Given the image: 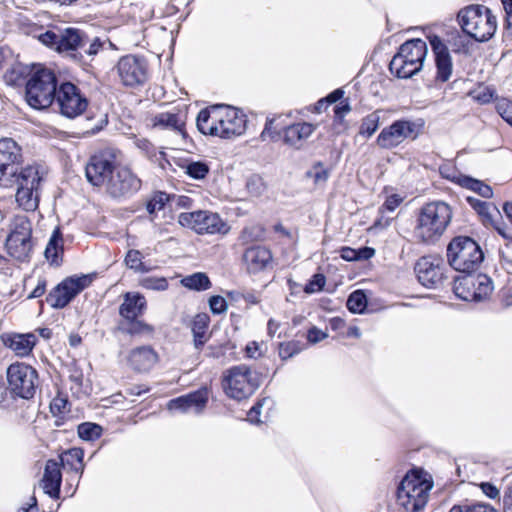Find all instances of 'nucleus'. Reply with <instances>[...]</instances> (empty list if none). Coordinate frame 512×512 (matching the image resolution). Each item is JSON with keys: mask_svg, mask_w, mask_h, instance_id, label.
I'll use <instances>...</instances> for the list:
<instances>
[{"mask_svg": "<svg viewBox=\"0 0 512 512\" xmlns=\"http://www.w3.org/2000/svg\"><path fill=\"white\" fill-rule=\"evenodd\" d=\"M116 168L114 156L109 152H102L90 158L85 173L93 186L105 188Z\"/></svg>", "mask_w": 512, "mask_h": 512, "instance_id": "nucleus-20", "label": "nucleus"}, {"mask_svg": "<svg viewBox=\"0 0 512 512\" xmlns=\"http://www.w3.org/2000/svg\"><path fill=\"white\" fill-rule=\"evenodd\" d=\"M180 283L185 288L194 291H205L211 287L209 277L203 272L187 275L181 279Z\"/></svg>", "mask_w": 512, "mask_h": 512, "instance_id": "nucleus-36", "label": "nucleus"}, {"mask_svg": "<svg viewBox=\"0 0 512 512\" xmlns=\"http://www.w3.org/2000/svg\"><path fill=\"white\" fill-rule=\"evenodd\" d=\"M112 45L107 38L91 36L81 29L69 27L60 31L57 52L86 69L90 66L87 58L93 59L100 51Z\"/></svg>", "mask_w": 512, "mask_h": 512, "instance_id": "nucleus-2", "label": "nucleus"}, {"mask_svg": "<svg viewBox=\"0 0 512 512\" xmlns=\"http://www.w3.org/2000/svg\"><path fill=\"white\" fill-rule=\"evenodd\" d=\"M42 177L36 166H26L21 169L15 182L17 186L16 202L25 211H34L39 204V186Z\"/></svg>", "mask_w": 512, "mask_h": 512, "instance_id": "nucleus-12", "label": "nucleus"}, {"mask_svg": "<svg viewBox=\"0 0 512 512\" xmlns=\"http://www.w3.org/2000/svg\"><path fill=\"white\" fill-rule=\"evenodd\" d=\"M424 121L399 120L394 122L386 132V147L397 145L405 139H415L423 130Z\"/></svg>", "mask_w": 512, "mask_h": 512, "instance_id": "nucleus-23", "label": "nucleus"}, {"mask_svg": "<svg viewBox=\"0 0 512 512\" xmlns=\"http://www.w3.org/2000/svg\"><path fill=\"white\" fill-rule=\"evenodd\" d=\"M374 253V249L370 247H363L358 250L350 247H343L340 250V256L345 261L368 260L374 255Z\"/></svg>", "mask_w": 512, "mask_h": 512, "instance_id": "nucleus-38", "label": "nucleus"}, {"mask_svg": "<svg viewBox=\"0 0 512 512\" xmlns=\"http://www.w3.org/2000/svg\"><path fill=\"white\" fill-rule=\"evenodd\" d=\"M379 120L380 116L378 112L368 115L361 125V133L367 137L372 136L378 127Z\"/></svg>", "mask_w": 512, "mask_h": 512, "instance_id": "nucleus-49", "label": "nucleus"}, {"mask_svg": "<svg viewBox=\"0 0 512 512\" xmlns=\"http://www.w3.org/2000/svg\"><path fill=\"white\" fill-rule=\"evenodd\" d=\"M197 128L204 135L230 139L245 132L246 116L236 108L215 105L199 112Z\"/></svg>", "mask_w": 512, "mask_h": 512, "instance_id": "nucleus-1", "label": "nucleus"}, {"mask_svg": "<svg viewBox=\"0 0 512 512\" xmlns=\"http://www.w3.org/2000/svg\"><path fill=\"white\" fill-rule=\"evenodd\" d=\"M493 290V282L485 274L466 275L458 278L454 284L455 295L470 302H481L488 299Z\"/></svg>", "mask_w": 512, "mask_h": 512, "instance_id": "nucleus-14", "label": "nucleus"}, {"mask_svg": "<svg viewBox=\"0 0 512 512\" xmlns=\"http://www.w3.org/2000/svg\"><path fill=\"white\" fill-rule=\"evenodd\" d=\"M84 451L81 448H71L65 451L60 456V466H67L71 470L80 473L82 475L84 471V463H83Z\"/></svg>", "mask_w": 512, "mask_h": 512, "instance_id": "nucleus-34", "label": "nucleus"}, {"mask_svg": "<svg viewBox=\"0 0 512 512\" xmlns=\"http://www.w3.org/2000/svg\"><path fill=\"white\" fill-rule=\"evenodd\" d=\"M480 488L482 492L491 499H495L499 496L498 488L489 482H482Z\"/></svg>", "mask_w": 512, "mask_h": 512, "instance_id": "nucleus-60", "label": "nucleus"}, {"mask_svg": "<svg viewBox=\"0 0 512 512\" xmlns=\"http://www.w3.org/2000/svg\"><path fill=\"white\" fill-rule=\"evenodd\" d=\"M126 332L131 336H152L154 328L150 324L136 319L128 320Z\"/></svg>", "mask_w": 512, "mask_h": 512, "instance_id": "nucleus-41", "label": "nucleus"}, {"mask_svg": "<svg viewBox=\"0 0 512 512\" xmlns=\"http://www.w3.org/2000/svg\"><path fill=\"white\" fill-rule=\"evenodd\" d=\"M39 3L47 4L54 7H69L75 4L78 0H36Z\"/></svg>", "mask_w": 512, "mask_h": 512, "instance_id": "nucleus-61", "label": "nucleus"}, {"mask_svg": "<svg viewBox=\"0 0 512 512\" xmlns=\"http://www.w3.org/2000/svg\"><path fill=\"white\" fill-rule=\"evenodd\" d=\"M503 512H512V488H509L504 494Z\"/></svg>", "mask_w": 512, "mask_h": 512, "instance_id": "nucleus-63", "label": "nucleus"}, {"mask_svg": "<svg viewBox=\"0 0 512 512\" xmlns=\"http://www.w3.org/2000/svg\"><path fill=\"white\" fill-rule=\"evenodd\" d=\"M31 223L24 215L15 216L6 239L9 254L16 259H24L31 250Z\"/></svg>", "mask_w": 512, "mask_h": 512, "instance_id": "nucleus-16", "label": "nucleus"}, {"mask_svg": "<svg viewBox=\"0 0 512 512\" xmlns=\"http://www.w3.org/2000/svg\"><path fill=\"white\" fill-rule=\"evenodd\" d=\"M208 326L209 317L206 314H198L194 317L191 330L194 347L197 350H200L210 338Z\"/></svg>", "mask_w": 512, "mask_h": 512, "instance_id": "nucleus-32", "label": "nucleus"}, {"mask_svg": "<svg viewBox=\"0 0 512 512\" xmlns=\"http://www.w3.org/2000/svg\"><path fill=\"white\" fill-rule=\"evenodd\" d=\"M62 483V472L60 463L50 459L46 462L40 486L44 493L52 498H59Z\"/></svg>", "mask_w": 512, "mask_h": 512, "instance_id": "nucleus-27", "label": "nucleus"}, {"mask_svg": "<svg viewBox=\"0 0 512 512\" xmlns=\"http://www.w3.org/2000/svg\"><path fill=\"white\" fill-rule=\"evenodd\" d=\"M39 40L44 45L57 51V47L60 46V32L46 31L39 35Z\"/></svg>", "mask_w": 512, "mask_h": 512, "instance_id": "nucleus-52", "label": "nucleus"}, {"mask_svg": "<svg viewBox=\"0 0 512 512\" xmlns=\"http://www.w3.org/2000/svg\"><path fill=\"white\" fill-rule=\"evenodd\" d=\"M209 306L214 314H221L227 310L226 300L222 296H212L209 299Z\"/></svg>", "mask_w": 512, "mask_h": 512, "instance_id": "nucleus-54", "label": "nucleus"}, {"mask_svg": "<svg viewBox=\"0 0 512 512\" xmlns=\"http://www.w3.org/2000/svg\"><path fill=\"white\" fill-rule=\"evenodd\" d=\"M467 200L473 209L482 217L484 224H493L494 214H499L496 206L489 202L481 201L473 197H468Z\"/></svg>", "mask_w": 512, "mask_h": 512, "instance_id": "nucleus-35", "label": "nucleus"}, {"mask_svg": "<svg viewBox=\"0 0 512 512\" xmlns=\"http://www.w3.org/2000/svg\"><path fill=\"white\" fill-rule=\"evenodd\" d=\"M92 275H73L65 278L48 294L46 301L52 308L66 307L79 293L92 283Z\"/></svg>", "mask_w": 512, "mask_h": 512, "instance_id": "nucleus-15", "label": "nucleus"}, {"mask_svg": "<svg viewBox=\"0 0 512 512\" xmlns=\"http://www.w3.org/2000/svg\"><path fill=\"white\" fill-rule=\"evenodd\" d=\"M45 289H46V281L45 280H39L37 286L30 293L28 298H38V297H41L45 293Z\"/></svg>", "mask_w": 512, "mask_h": 512, "instance_id": "nucleus-62", "label": "nucleus"}, {"mask_svg": "<svg viewBox=\"0 0 512 512\" xmlns=\"http://www.w3.org/2000/svg\"><path fill=\"white\" fill-rule=\"evenodd\" d=\"M325 285V277L322 274H315L309 283L305 286L304 291L308 294L320 291Z\"/></svg>", "mask_w": 512, "mask_h": 512, "instance_id": "nucleus-53", "label": "nucleus"}, {"mask_svg": "<svg viewBox=\"0 0 512 512\" xmlns=\"http://www.w3.org/2000/svg\"><path fill=\"white\" fill-rule=\"evenodd\" d=\"M146 307L145 297L139 293L128 292L119 308L120 315L126 320H134L140 316Z\"/></svg>", "mask_w": 512, "mask_h": 512, "instance_id": "nucleus-31", "label": "nucleus"}, {"mask_svg": "<svg viewBox=\"0 0 512 512\" xmlns=\"http://www.w3.org/2000/svg\"><path fill=\"white\" fill-rule=\"evenodd\" d=\"M265 352V345L263 342L251 341L245 347V354L248 358L257 359Z\"/></svg>", "mask_w": 512, "mask_h": 512, "instance_id": "nucleus-51", "label": "nucleus"}, {"mask_svg": "<svg viewBox=\"0 0 512 512\" xmlns=\"http://www.w3.org/2000/svg\"><path fill=\"white\" fill-rule=\"evenodd\" d=\"M68 400L64 397L57 396L50 403V410L53 415H60L66 411Z\"/></svg>", "mask_w": 512, "mask_h": 512, "instance_id": "nucleus-57", "label": "nucleus"}, {"mask_svg": "<svg viewBox=\"0 0 512 512\" xmlns=\"http://www.w3.org/2000/svg\"><path fill=\"white\" fill-rule=\"evenodd\" d=\"M185 172L193 179H204L209 173V166L202 161H192L185 165Z\"/></svg>", "mask_w": 512, "mask_h": 512, "instance_id": "nucleus-43", "label": "nucleus"}, {"mask_svg": "<svg viewBox=\"0 0 512 512\" xmlns=\"http://www.w3.org/2000/svg\"><path fill=\"white\" fill-rule=\"evenodd\" d=\"M36 340V336L32 333L2 336L4 345L9 347L19 357L28 356L33 350Z\"/></svg>", "mask_w": 512, "mask_h": 512, "instance_id": "nucleus-30", "label": "nucleus"}, {"mask_svg": "<svg viewBox=\"0 0 512 512\" xmlns=\"http://www.w3.org/2000/svg\"><path fill=\"white\" fill-rule=\"evenodd\" d=\"M457 182L468 189H471L477 192L479 195L485 198H490L492 196V189L490 186L484 184L483 182L472 179L466 176H460L457 178Z\"/></svg>", "mask_w": 512, "mask_h": 512, "instance_id": "nucleus-37", "label": "nucleus"}, {"mask_svg": "<svg viewBox=\"0 0 512 512\" xmlns=\"http://www.w3.org/2000/svg\"><path fill=\"white\" fill-rule=\"evenodd\" d=\"M433 482L422 470L407 473L397 488V503L406 512H419L427 504Z\"/></svg>", "mask_w": 512, "mask_h": 512, "instance_id": "nucleus-4", "label": "nucleus"}, {"mask_svg": "<svg viewBox=\"0 0 512 512\" xmlns=\"http://www.w3.org/2000/svg\"><path fill=\"white\" fill-rule=\"evenodd\" d=\"M135 145L147 157H152L156 154V148L154 147V145L145 138H137L135 140Z\"/></svg>", "mask_w": 512, "mask_h": 512, "instance_id": "nucleus-56", "label": "nucleus"}, {"mask_svg": "<svg viewBox=\"0 0 512 512\" xmlns=\"http://www.w3.org/2000/svg\"><path fill=\"white\" fill-rule=\"evenodd\" d=\"M316 125L309 122H298L284 129V142L295 148L300 149L304 146L306 140L314 133Z\"/></svg>", "mask_w": 512, "mask_h": 512, "instance_id": "nucleus-28", "label": "nucleus"}, {"mask_svg": "<svg viewBox=\"0 0 512 512\" xmlns=\"http://www.w3.org/2000/svg\"><path fill=\"white\" fill-rule=\"evenodd\" d=\"M8 390L23 399H31L38 386V372L30 365L16 362L7 368Z\"/></svg>", "mask_w": 512, "mask_h": 512, "instance_id": "nucleus-11", "label": "nucleus"}, {"mask_svg": "<svg viewBox=\"0 0 512 512\" xmlns=\"http://www.w3.org/2000/svg\"><path fill=\"white\" fill-rule=\"evenodd\" d=\"M483 260L482 249L470 237H455L447 246V261L458 272L470 274L480 267Z\"/></svg>", "mask_w": 512, "mask_h": 512, "instance_id": "nucleus-6", "label": "nucleus"}, {"mask_svg": "<svg viewBox=\"0 0 512 512\" xmlns=\"http://www.w3.org/2000/svg\"><path fill=\"white\" fill-rule=\"evenodd\" d=\"M429 42L435 57L436 79L446 82L450 79L453 71L452 58L448 47L437 35L430 36Z\"/></svg>", "mask_w": 512, "mask_h": 512, "instance_id": "nucleus-24", "label": "nucleus"}, {"mask_svg": "<svg viewBox=\"0 0 512 512\" xmlns=\"http://www.w3.org/2000/svg\"><path fill=\"white\" fill-rule=\"evenodd\" d=\"M125 361L132 371L147 373L158 363L159 355L151 346L143 345L129 350Z\"/></svg>", "mask_w": 512, "mask_h": 512, "instance_id": "nucleus-22", "label": "nucleus"}, {"mask_svg": "<svg viewBox=\"0 0 512 512\" xmlns=\"http://www.w3.org/2000/svg\"><path fill=\"white\" fill-rule=\"evenodd\" d=\"M247 189L252 196H259L264 192L265 186L260 178L252 177L247 182Z\"/></svg>", "mask_w": 512, "mask_h": 512, "instance_id": "nucleus-55", "label": "nucleus"}, {"mask_svg": "<svg viewBox=\"0 0 512 512\" xmlns=\"http://www.w3.org/2000/svg\"><path fill=\"white\" fill-rule=\"evenodd\" d=\"M242 262L249 274H256L264 271L271 265L272 253L264 246H252L245 250Z\"/></svg>", "mask_w": 512, "mask_h": 512, "instance_id": "nucleus-26", "label": "nucleus"}, {"mask_svg": "<svg viewBox=\"0 0 512 512\" xmlns=\"http://www.w3.org/2000/svg\"><path fill=\"white\" fill-rule=\"evenodd\" d=\"M468 512H497L489 505L478 504L468 508Z\"/></svg>", "mask_w": 512, "mask_h": 512, "instance_id": "nucleus-64", "label": "nucleus"}, {"mask_svg": "<svg viewBox=\"0 0 512 512\" xmlns=\"http://www.w3.org/2000/svg\"><path fill=\"white\" fill-rule=\"evenodd\" d=\"M178 223L197 234H226L229 230L227 224L217 213L208 210L180 213Z\"/></svg>", "mask_w": 512, "mask_h": 512, "instance_id": "nucleus-13", "label": "nucleus"}, {"mask_svg": "<svg viewBox=\"0 0 512 512\" xmlns=\"http://www.w3.org/2000/svg\"><path fill=\"white\" fill-rule=\"evenodd\" d=\"M418 281L427 288H436L444 280L445 265L443 260L435 256L421 257L414 267Z\"/></svg>", "mask_w": 512, "mask_h": 512, "instance_id": "nucleus-21", "label": "nucleus"}, {"mask_svg": "<svg viewBox=\"0 0 512 512\" xmlns=\"http://www.w3.org/2000/svg\"><path fill=\"white\" fill-rule=\"evenodd\" d=\"M366 305V295L361 290L352 292L347 299V308L352 313H362Z\"/></svg>", "mask_w": 512, "mask_h": 512, "instance_id": "nucleus-42", "label": "nucleus"}, {"mask_svg": "<svg viewBox=\"0 0 512 512\" xmlns=\"http://www.w3.org/2000/svg\"><path fill=\"white\" fill-rule=\"evenodd\" d=\"M452 218L449 205L442 201L430 202L422 206L415 219L413 234L418 242L435 243L445 232Z\"/></svg>", "mask_w": 512, "mask_h": 512, "instance_id": "nucleus-3", "label": "nucleus"}, {"mask_svg": "<svg viewBox=\"0 0 512 512\" xmlns=\"http://www.w3.org/2000/svg\"><path fill=\"white\" fill-rule=\"evenodd\" d=\"M56 76L49 69L35 71L26 84V101L34 109L52 105L57 94Z\"/></svg>", "mask_w": 512, "mask_h": 512, "instance_id": "nucleus-8", "label": "nucleus"}, {"mask_svg": "<svg viewBox=\"0 0 512 512\" xmlns=\"http://www.w3.org/2000/svg\"><path fill=\"white\" fill-rule=\"evenodd\" d=\"M169 201V196L164 192L155 193L146 205V209L151 216V220H154L160 211L165 209V205Z\"/></svg>", "mask_w": 512, "mask_h": 512, "instance_id": "nucleus-39", "label": "nucleus"}, {"mask_svg": "<svg viewBox=\"0 0 512 512\" xmlns=\"http://www.w3.org/2000/svg\"><path fill=\"white\" fill-rule=\"evenodd\" d=\"M462 30L478 42L489 40L497 29L496 17L483 5H472L458 13Z\"/></svg>", "mask_w": 512, "mask_h": 512, "instance_id": "nucleus-5", "label": "nucleus"}, {"mask_svg": "<svg viewBox=\"0 0 512 512\" xmlns=\"http://www.w3.org/2000/svg\"><path fill=\"white\" fill-rule=\"evenodd\" d=\"M308 175L314 179L315 184H322L327 181L329 172L321 163H317L308 172Z\"/></svg>", "mask_w": 512, "mask_h": 512, "instance_id": "nucleus-50", "label": "nucleus"}, {"mask_svg": "<svg viewBox=\"0 0 512 512\" xmlns=\"http://www.w3.org/2000/svg\"><path fill=\"white\" fill-rule=\"evenodd\" d=\"M23 158L20 146L11 138L0 139V187L12 188L20 175Z\"/></svg>", "mask_w": 512, "mask_h": 512, "instance_id": "nucleus-10", "label": "nucleus"}, {"mask_svg": "<svg viewBox=\"0 0 512 512\" xmlns=\"http://www.w3.org/2000/svg\"><path fill=\"white\" fill-rule=\"evenodd\" d=\"M151 122L154 128L172 131L176 134L184 133L185 117L179 110L158 113L152 117Z\"/></svg>", "mask_w": 512, "mask_h": 512, "instance_id": "nucleus-29", "label": "nucleus"}, {"mask_svg": "<svg viewBox=\"0 0 512 512\" xmlns=\"http://www.w3.org/2000/svg\"><path fill=\"white\" fill-rule=\"evenodd\" d=\"M259 385V375L244 364L229 369L223 384L227 396L238 401L250 397Z\"/></svg>", "mask_w": 512, "mask_h": 512, "instance_id": "nucleus-9", "label": "nucleus"}, {"mask_svg": "<svg viewBox=\"0 0 512 512\" xmlns=\"http://www.w3.org/2000/svg\"><path fill=\"white\" fill-rule=\"evenodd\" d=\"M115 71L119 81L127 87L141 85L147 78L145 61L135 55L121 57L115 66Z\"/></svg>", "mask_w": 512, "mask_h": 512, "instance_id": "nucleus-18", "label": "nucleus"}, {"mask_svg": "<svg viewBox=\"0 0 512 512\" xmlns=\"http://www.w3.org/2000/svg\"><path fill=\"white\" fill-rule=\"evenodd\" d=\"M272 400L270 398H263L259 400L248 412L247 419L250 423L259 424L261 423L260 415L262 409L267 406V410H270Z\"/></svg>", "mask_w": 512, "mask_h": 512, "instance_id": "nucleus-45", "label": "nucleus"}, {"mask_svg": "<svg viewBox=\"0 0 512 512\" xmlns=\"http://www.w3.org/2000/svg\"><path fill=\"white\" fill-rule=\"evenodd\" d=\"M127 267L136 272H147L149 269L142 261V254L138 250H129L125 257Z\"/></svg>", "mask_w": 512, "mask_h": 512, "instance_id": "nucleus-44", "label": "nucleus"}, {"mask_svg": "<svg viewBox=\"0 0 512 512\" xmlns=\"http://www.w3.org/2000/svg\"><path fill=\"white\" fill-rule=\"evenodd\" d=\"M141 180L127 167H117L109 179L105 190L113 198H125L136 193Z\"/></svg>", "mask_w": 512, "mask_h": 512, "instance_id": "nucleus-19", "label": "nucleus"}, {"mask_svg": "<svg viewBox=\"0 0 512 512\" xmlns=\"http://www.w3.org/2000/svg\"><path fill=\"white\" fill-rule=\"evenodd\" d=\"M54 103L59 112L67 118L81 115L88 106L86 97L76 85L70 82H64L59 86Z\"/></svg>", "mask_w": 512, "mask_h": 512, "instance_id": "nucleus-17", "label": "nucleus"}, {"mask_svg": "<svg viewBox=\"0 0 512 512\" xmlns=\"http://www.w3.org/2000/svg\"><path fill=\"white\" fill-rule=\"evenodd\" d=\"M140 285L148 290L164 291L168 288V281L164 277L149 276L141 279Z\"/></svg>", "mask_w": 512, "mask_h": 512, "instance_id": "nucleus-46", "label": "nucleus"}, {"mask_svg": "<svg viewBox=\"0 0 512 512\" xmlns=\"http://www.w3.org/2000/svg\"><path fill=\"white\" fill-rule=\"evenodd\" d=\"M404 200V197L393 193V194H387L386 193V211H394Z\"/></svg>", "mask_w": 512, "mask_h": 512, "instance_id": "nucleus-58", "label": "nucleus"}, {"mask_svg": "<svg viewBox=\"0 0 512 512\" xmlns=\"http://www.w3.org/2000/svg\"><path fill=\"white\" fill-rule=\"evenodd\" d=\"M302 350L301 344L298 341L283 342L279 345L278 354L282 360L293 357Z\"/></svg>", "mask_w": 512, "mask_h": 512, "instance_id": "nucleus-47", "label": "nucleus"}, {"mask_svg": "<svg viewBox=\"0 0 512 512\" xmlns=\"http://www.w3.org/2000/svg\"><path fill=\"white\" fill-rule=\"evenodd\" d=\"M102 427L98 424L85 422L78 426L77 432L81 439L94 441L102 435Z\"/></svg>", "mask_w": 512, "mask_h": 512, "instance_id": "nucleus-40", "label": "nucleus"}, {"mask_svg": "<svg viewBox=\"0 0 512 512\" xmlns=\"http://www.w3.org/2000/svg\"><path fill=\"white\" fill-rule=\"evenodd\" d=\"M208 397V390L206 388L200 389L193 393L170 400L167 404V408L170 411L193 412L198 414L205 408Z\"/></svg>", "mask_w": 512, "mask_h": 512, "instance_id": "nucleus-25", "label": "nucleus"}, {"mask_svg": "<svg viewBox=\"0 0 512 512\" xmlns=\"http://www.w3.org/2000/svg\"><path fill=\"white\" fill-rule=\"evenodd\" d=\"M428 47L421 39L403 43L389 63V70L398 78H410L419 73L427 56Z\"/></svg>", "mask_w": 512, "mask_h": 512, "instance_id": "nucleus-7", "label": "nucleus"}, {"mask_svg": "<svg viewBox=\"0 0 512 512\" xmlns=\"http://www.w3.org/2000/svg\"><path fill=\"white\" fill-rule=\"evenodd\" d=\"M496 111L502 119L512 126V101L507 98L499 99L496 102Z\"/></svg>", "mask_w": 512, "mask_h": 512, "instance_id": "nucleus-48", "label": "nucleus"}, {"mask_svg": "<svg viewBox=\"0 0 512 512\" xmlns=\"http://www.w3.org/2000/svg\"><path fill=\"white\" fill-rule=\"evenodd\" d=\"M327 337H328V334L326 332H324L316 327L311 328L307 334V340L312 344H316V343L326 339Z\"/></svg>", "mask_w": 512, "mask_h": 512, "instance_id": "nucleus-59", "label": "nucleus"}, {"mask_svg": "<svg viewBox=\"0 0 512 512\" xmlns=\"http://www.w3.org/2000/svg\"><path fill=\"white\" fill-rule=\"evenodd\" d=\"M63 252V237L59 228H55L45 249V257L51 263L58 265Z\"/></svg>", "mask_w": 512, "mask_h": 512, "instance_id": "nucleus-33", "label": "nucleus"}]
</instances>
